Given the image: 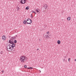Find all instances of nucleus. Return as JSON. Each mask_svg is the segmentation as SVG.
I'll use <instances>...</instances> for the list:
<instances>
[{
	"label": "nucleus",
	"instance_id": "nucleus-14",
	"mask_svg": "<svg viewBox=\"0 0 76 76\" xmlns=\"http://www.w3.org/2000/svg\"><path fill=\"white\" fill-rule=\"evenodd\" d=\"M23 23L24 24H26V20H24L23 21Z\"/></svg>",
	"mask_w": 76,
	"mask_h": 76
},
{
	"label": "nucleus",
	"instance_id": "nucleus-7",
	"mask_svg": "<svg viewBox=\"0 0 76 76\" xmlns=\"http://www.w3.org/2000/svg\"><path fill=\"white\" fill-rule=\"evenodd\" d=\"M15 38L16 37H11V40H12L13 41V40L15 39Z\"/></svg>",
	"mask_w": 76,
	"mask_h": 76
},
{
	"label": "nucleus",
	"instance_id": "nucleus-1",
	"mask_svg": "<svg viewBox=\"0 0 76 76\" xmlns=\"http://www.w3.org/2000/svg\"><path fill=\"white\" fill-rule=\"evenodd\" d=\"M26 58V57L25 56H22L20 58V60L21 61V62H25Z\"/></svg>",
	"mask_w": 76,
	"mask_h": 76
},
{
	"label": "nucleus",
	"instance_id": "nucleus-17",
	"mask_svg": "<svg viewBox=\"0 0 76 76\" xmlns=\"http://www.w3.org/2000/svg\"><path fill=\"white\" fill-rule=\"evenodd\" d=\"M14 43H15V44H16V42H17V41H16V40H15L14 41Z\"/></svg>",
	"mask_w": 76,
	"mask_h": 76
},
{
	"label": "nucleus",
	"instance_id": "nucleus-8",
	"mask_svg": "<svg viewBox=\"0 0 76 76\" xmlns=\"http://www.w3.org/2000/svg\"><path fill=\"white\" fill-rule=\"evenodd\" d=\"M2 38L3 40H4H4H5V39H6V36H3L2 37Z\"/></svg>",
	"mask_w": 76,
	"mask_h": 76
},
{
	"label": "nucleus",
	"instance_id": "nucleus-25",
	"mask_svg": "<svg viewBox=\"0 0 76 76\" xmlns=\"http://www.w3.org/2000/svg\"><path fill=\"white\" fill-rule=\"evenodd\" d=\"M70 58H69L68 61H69V62H70Z\"/></svg>",
	"mask_w": 76,
	"mask_h": 76
},
{
	"label": "nucleus",
	"instance_id": "nucleus-23",
	"mask_svg": "<svg viewBox=\"0 0 76 76\" xmlns=\"http://www.w3.org/2000/svg\"><path fill=\"white\" fill-rule=\"evenodd\" d=\"M46 33L47 34H50V32H49V31H48V32H47Z\"/></svg>",
	"mask_w": 76,
	"mask_h": 76
},
{
	"label": "nucleus",
	"instance_id": "nucleus-13",
	"mask_svg": "<svg viewBox=\"0 0 76 76\" xmlns=\"http://www.w3.org/2000/svg\"><path fill=\"white\" fill-rule=\"evenodd\" d=\"M70 17H68L67 18V20H70Z\"/></svg>",
	"mask_w": 76,
	"mask_h": 76
},
{
	"label": "nucleus",
	"instance_id": "nucleus-32",
	"mask_svg": "<svg viewBox=\"0 0 76 76\" xmlns=\"http://www.w3.org/2000/svg\"><path fill=\"white\" fill-rule=\"evenodd\" d=\"M15 37H17V35H16V36H15Z\"/></svg>",
	"mask_w": 76,
	"mask_h": 76
},
{
	"label": "nucleus",
	"instance_id": "nucleus-28",
	"mask_svg": "<svg viewBox=\"0 0 76 76\" xmlns=\"http://www.w3.org/2000/svg\"><path fill=\"white\" fill-rule=\"evenodd\" d=\"M63 61H65V59H64L63 60Z\"/></svg>",
	"mask_w": 76,
	"mask_h": 76
},
{
	"label": "nucleus",
	"instance_id": "nucleus-12",
	"mask_svg": "<svg viewBox=\"0 0 76 76\" xmlns=\"http://www.w3.org/2000/svg\"><path fill=\"white\" fill-rule=\"evenodd\" d=\"M61 42H60V40H58L57 42V43L58 44H60V43Z\"/></svg>",
	"mask_w": 76,
	"mask_h": 76
},
{
	"label": "nucleus",
	"instance_id": "nucleus-26",
	"mask_svg": "<svg viewBox=\"0 0 76 76\" xmlns=\"http://www.w3.org/2000/svg\"><path fill=\"white\" fill-rule=\"evenodd\" d=\"M1 73H4V71H2V72H1Z\"/></svg>",
	"mask_w": 76,
	"mask_h": 76
},
{
	"label": "nucleus",
	"instance_id": "nucleus-4",
	"mask_svg": "<svg viewBox=\"0 0 76 76\" xmlns=\"http://www.w3.org/2000/svg\"><path fill=\"white\" fill-rule=\"evenodd\" d=\"M10 47L11 48V49L12 50V51L13 49H14V48L15 47V43H13V44H12V45H10Z\"/></svg>",
	"mask_w": 76,
	"mask_h": 76
},
{
	"label": "nucleus",
	"instance_id": "nucleus-16",
	"mask_svg": "<svg viewBox=\"0 0 76 76\" xmlns=\"http://www.w3.org/2000/svg\"><path fill=\"white\" fill-rule=\"evenodd\" d=\"M26 10H28L29 9V7H27L26 8Z\"/></svg>",
	"mask_w": 76,
	"mask_h": 76
},
{
	"label": "nucleus",
	"instance_id": "nucleus-11",
	"mask_svg": "<svg viewBox=\"0 0 76 76\" xmlns=\"http://www.w3.org/2000/svg\"><path fill=\"white\" fill-rule=\"evenodd\" d=\"M10 51H11V53H14L15 52V50L14 49H13V50Z\"/></svg>",
	"mask_w": 76,
	"mask_h": 76
},
{
	"label": "nucleus",
	"instance_id": "nucleus-30",
	"mask_svg": "<svg viewBox=\"0 0 76 76\" xmlns=\"http://www.w3.org/2000/svg\"><path fill=\"white\" fill-rule=\"evenodd\" d=\"M75 61H76V59H75Z\"/></svg>",
	"mask_w": 76,
	"mask_h": 76
},
{
	"label": "nucleus",
	"instance_id": "nucleus-19",
	"mask_svg": "<svg viewBox=\"0 0 76 76\" xmlns=\"http://www.w3.org/2000/svg\"><path fill=\"white\" fill-rule=\"evenodd\" d=\"M32 12L33 13H34L35 14H37V13H36L35 11H32Z\"/></svg>",
	"mask_w": 76,
	"mask_h": 76
},
{
	"label": "nucleus",
	"instance_id": "nucleus-20",
	"mask_svg": "<svg viewBox=\"0 0 76 76\" xmlns=\"http://www.w3.org/2000/svg\"><path fill=\"white\" fill-rule=\"evenodd\" d=\"M31 18H33V15H32V14H31Z\"/></svg>",
	"mask_w": 76,
	"mask_h": 76
},
{
	"label": "nucleus",
	"instance_id": "nucleus-3",
	"mask_svg": "<svg viewBox=\"0 0 76 76\" xmlns=\"http://www.w3.org/2000/svg\"><path fill=\"white\" fill-rule=\"evenodd\" d=\"M7 48L8 51H12L10 47V45H7Z\"/></svg>",
	"mask_w": 76,
	"mask_h": 76
},
{
	"label": "nucleus",
	"instance_id": "nucleus-10",
	"mask_svg": "<svg viewBox=\"0 0 76 76\" xmlns=\"http://www.w3.org/2000/svg\"><path fill=\"white\" fill-rule=\"evenodd\" d=\"M35 11H36V12H37V13H38V12H39L40 11V10H39V9H35Z\"/></svg>",
	"mask_w": 76,
	"mask_h": 76
},
{
	"label": "nucleus",
	"instance_id": "nucleus-21",
	"mask_svg": "<svg viewBox=\"0 0 76 76\" xmlns=\"http://www.w3.org/2000/svg\"><path fill=\"white\" fill-rule=\"evenodd\" d=\"M3 51H1V54H3Z\"/></svg>",
	"mask_w": 76,
	"mask_h": 76
},
{
	"label": "nucleus",
	"instance_id": "nucleus-31",
	"mask_svg": "<svg viewBox=\"0 0 76 76\" xmlns=\"http://www.w3.org/2000/svg\"><path fill=\"white\" fill-rule=\"evenodd\" d=\"M40 72L41 73V72L40 70H39Z\"/></svg>",
	"mask_w": 76,
	"mask_h": 76
},
{
	"label": "nucleus",
	"instance_id": "nucleus-33",
	"mask_svg": "<svg viewBox=\"0 0 76 76\" xmlns=\"http://www.w3.org/2000/svg\"><path fill=\"white\" fill-rule=\"evenodd\" d=\"M1 74H3V73H2V72H1Z\"/></svg>",
	"mask_w": 76,
	"mask_h": 76
},
{
	"label": "nucleus",
	"instance_id": "nucleus-24",
	"mask_svg": "<svg viewBox=\"0 0 76 76\" xmlns=\"http://www.w3.org/2000/svg\"><path fill=\"white\" fill-rule=\"evenodd\" d=\"M48 35H45V37H48Z\"/></svg>",
	"mask_w": 76,
	"mask_h": 76
},
{
	"label": "nucleus",
	"instance_id": "nucleus-15",
	"mask_svg": "<svg viewBox=\"0 0 76 76\" xmlns=\"http://www.w3.org/2000/svg\"><path fill=\"white\" fill-rule=\"evenodd\" d=\"M27 69H33V68L32 67H30L29 68H27Z\"/></svg>",
	"mask_w": 76,
	"mask_h": 76
},
{
	"label": "nucleus",
	"instance_id": "nucleus-6",
	"mask_svg": "<svg viewBox=\"0 0 76 76\" xmlns=\"http://www.w3.org/2000/svg\"><path fill=\"white\" fill-rule=\"evenodd\" d=\"M9 43L12 44H13V43H14V42H13V40H10L9 41Z\"/></svg>",
	"mask_w": 76,
	"mask_h": 76
},
{
	"label": "nucleus",
	"instance_id": "nucleus-18",
	"mask_svg": "<svg viewBox=\"0 0 76 76\" xmlns=\"http://www.w3.org/2000/svg\"><path fill=\"white\" fill-rule=\"evenodd\" d=\"M24 67L25 68V69L27 68V66L26 65H24Z\"/></svg>",
	"mask_w": 76,
	"mask_h": 76
},
{
	"label": "nucleus",
	"instance_id": "nucleus-9",
	"mask_svg": "<svg viewBox=\"0 0 76 76\" xmlns=\"http://www.w3.org/2000/svg\"><path fill=\"white\" fill-rule=\"evenodd\" d=\"M48 6H47V5H45L44 6H43V7L45 9H47V7Z\"/></svg>",
	"mask_w": 76,
	"mask_h": 76
},
{
	"label": "nucleus",
	"instance_id": "nucleus-29",
	"mask_svg": "<svg viewBox=\"0 0 76 76\" xmlns=\"http://www.w3.org/2000/svg\"><path fill=\"white\" fill-rule=\"evenodd\" d=\"M38 50H39V49H38V48L37 49V50L38 51Z\"/></svg>",
	"mask_w": 76,
	"mask_h": 76
},
{
	"label": "nucleus",
	"instance_id": "nucleus-22",
	"mask_svg": "<svg viewBox=\"0 0 76 76\" xmlns=\"http://www.w3.org/2000/svg\"><path fill=\"white\" fill-rule=\"evenodd\" d=\"M46 38H50V37H49V36H48V37H46Z\"/></svg>",
	"mask_w": 76,
	"mask_h": 76
},
{
	"label": "nucleus",
	"instance_id": "nucleus-5",
	"mask_svg": "<svg viewBox=\"0 0 76 76\" xmlns=\"http://www.w3.org/2000/svg\"><path fill=\"white\" fill-rule=\"evenodd\" d=\"M26 3V0H21L20 1L21 4H25Z\"/></svg>",
	"mask_w": 76,
	"mask_h": 76
},
{
	"label": "nucleus",
	"instance_id": "nucleus-27",
	"mask_svg": "<svg viewBox=\"0 0 76 76\" xmlns=\"http://www.w3.org/2000/svg\"><path fill=\"white\" fill-rule=\"evenodd\" d=\"M17 9L18 10V9H20V8H19V7H18L17 8Z\"/></svg>",
	"mask_w": 76,
	"mask_h": 76
},
{
	"label": "nucleus",
	"instance_id": "nucleus-2",
	"mask_svg": "<svg viewBox=\"0 0 76 76\" xmlns=\"http://www.w3.org/2000/svg\"><path fill=\"white\" fill-rule=\"evenodd\" d=\"M26 23L27 24H31V23H32V20L29 18H28L27 20Z\"/></svg>",
	"mask_w": 76,
	"mask_h": 76
}]
</instances>
